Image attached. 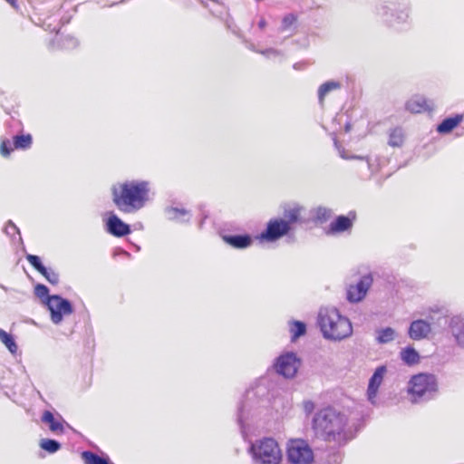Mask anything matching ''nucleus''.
I'll return each mask as SVG.
<instances>
[{
    "mask_svg": "<svg viewBox=\"0 0 464 464\" xmlns=\"http://www.w3.org/2000/svg\"><path fill=\"white\" fill-rule=\"evenodd\" d=\"M288 329L292 342H295L298 338L304 336L307 330L305 323L298 320L288 321Z\"/></svg>",
    "mask_w": 464,
    "mask_h": 464,
    "instance_id": "25",
    "label": "nucleus"
},
{
    "mask_svg": "<svg viewBox=\"0 0 464 464\" xmlns=\"http://www.w3.org/2000/svg\"><path fill=\"white\" fill-rule=\"evenodd\" d=\"M317 324L323 337L329 341L340 342L353 334L351 321L334 306L321 307Z\"/></svg>",
    "mask_w": 464,
    "mask_h": 464,
    "instance_id": "4",
    "label": "nucleus"
},
{
    "mask_svg": "<svg viewBox=\"0 0 464 464\" xmlns=\"http://www.w3.org/2000/svg\"><path fill=\"white\" fill-rule=\"evenodd\" d=\"M149 192L148 181H126L112 187V201L121 211L131 213L140 210L145 206L149 198Z\"/></svg>",
    "mask_w": 464,
    "mask_h": 464,
    "instance_id": "3",
    "label": "nucleus"
},
{
    "mask_svg": "<svg viewBox=\"0 0 464 464\" xmlns=\"http://www.w3.org/2000/svg\"><path fill=\"white\" fill-rule=\"evenodd\" d=\"M44 303L50 311L51 320L54 324H59L63 316L70 315L73 312L71 302L58 295L47 297V300H44Z\"/></svg>",
    "mask_w": 464,
    "mask_h": 464,
    "instance_id": "9",
    "label": "nucleus"
},
{
    "mask_svg": "<svg viewBox=\"0 0 464 464\" xmlns=\"http://www.w3.org/2000/svg\"><path fill=\"white\" fill-rule=\"evenodd\" d=\"M2 289H4L5 291L7 290V288L5 286V285H0Z\"/></svg>",
    "mask_w": 464,
    "mask_h": 464,
    "instance_id": "51",
    "label": "nucleus"
},
{
    "mask_svg": "<svg viewBox=\"0 0 464 464\" xmlns=\"http://www.w3.org/2000/svg\"><path fill=\"white\" fill-rule=\"evenodd\" d=\"M294 68H295V69H297V63H295V64L294 65Z\"/></svg>",
    "mask_w": 464,
    "mask_h": 464,
    "instance_id": "52",
    "label": "nucleus"
},
{
    "mask_svg": "<svg viewBox=\"0 0 464 464\" xmlns=\"http://www.w3.org/2000/svg\"><path fill=\"white\" fill-rule=\"evenodd\" d=\"M266 26V21L265 20V18H261L258 22V27L260 29H264Z\"/></svg>",
    "mask_w": 464,
    "mask_h": 464,
    "instance_id": "45",
    "label": "nucleus"
},
{
    "mask_svg": "<svg viewBox=\"0 0 464 464\" xmlns=\"http://www.w3.org/2000/svg\"><path fill=\"white\" fill-rule=\"evenodd\" d=\"M409 400L423 403L434 399L438 393V380L434 374L421 372L413 375L407 385Z\"/></svg>",
    "mask_w": 464,
    "mask_h": 464,
    "instance_id": "6",
    "label": "nucleus"
},
{
    "mask_svg": "<svg viewBox=\"0 0 464 464\" xmlns=\"http://www.w3.org/2000/svg\"><path fill=\"white\" fill-rule=\"evenodd\" d=\"M462 119L461 114L447 117L437 126V131L440 134H448L461 122Z\"/></svg>",
    "mask_w": 464,
    "mask_h": 464,
    "instance_id": "23",
    "label": "nucleus"
},
{
    "mask_svg": "<svg viewBox=\"0 0 464 464\" xmlns=\"http://www.w3.org/2000/svg\"><path fill=\"white\" fill-rule=\"evenodd\" d=\"M34 294L37 297L43 300H47V297H49V289L47 286L42 284H38L34 287Z\"/></svg>",
    "mask_w": 464,
    "mask_h": 464,
    "instance_id": "38",
    "label": "nucleus"
},
{
    "mask_svg": "<svg viewBox=\"0 0 464 464\" xmlns=\"http://www.w3.org/2000/svg\"><path fill=\"white\" fill-rule=\"evenodd\" d=\"M373 278L371 274L363 275L355 284H351L346 290V298L350 303L362 302L370 287L372 286Z\"/></svg>",
    "mask_w": 464,
    "mask_h": 464,
    "instance_id": "12",
    "label": "nucleus"
},
{
    "mask_svg": "<svg viewBox=\"0 0 464 464\" xmlns=\"http://www.w3.org/2000/svg\"><path fill=\"white\" fill-rule=\"evenodd\" d=\"M34 268L39 272L44 278L52 285H56L59 282V274L53 269L47 267L44 263H31Z\"/></svg>",
    "mask_w": 464,
    "mask_h": 464,
    "instance_id": "24",
    "label": "nucleus"
},
{
    "mask_svg": "<svg viewBox=\"0 0 464 464\" xmlns=\"http://www.w3.org/2000/svg\"><path fill=\"white\" fill-rule=\"evenodd\" d=\"M350 129H351V125H350V123H347V124L345 125V131H349V130H350Z\"/></svg>",
    "mask_w": 464,
    "mask_h": 464,
    "instance_id": "48",
    "label": "nucleus"
},
{
    "mask_svg": "<svg viewBox=\"0 0 464 464\" xmlns=\"http://www.w3.org/2000/svg\"><path fill=\"white\" fill-rule=\"evenodd\" d=\"M165 214L169 220L185 223L188 222L191 214L185 208H179L177 207H169L165 209Z\"/></svg>",
    "mask_w": 464,
    "mask_h": 464,
    "instance_id": "22",
    "label": "nucleus"
},
{
    "mask_svg": "<svg viewBox=\"0 0 464 464\" xmlns=\"http://www.w3.org/2000/svg\"><path fill=\"white\" fill-rule=\"evenodd\" d=\"M39 445L41 449L48 453H55L61 449L60 442L52 439H42Z\"/></svg>",
    "mask_w": 464,
    "mask_h": 464,
    "instance_id": "34",
    "label": "nucleus"
},
{
    "mask_svg": "<svg viewBox=\"0 0 464 464\" xmlns=\"http://www.w3.org/2000/svg\"><path fill=\"white\" fill-rule=\"evenodd\" d=\"M27 261H41L40 257L36 255H27Z\"/></svg>",
    "mask_w": 464,
    "mask_h": 464,
    "instance_id": "43",
    "label": "nucleus"
},
{
    "mask_svg": "<svg viewBox=\"0 0 464 464\" xmlns=\"http://www.w3.org/2000/svg\"><path fill=\"white\" fill-rule=\"evenodd\" d=\"M312 426L318 437L339 446L346 444L353 438L347 416L333 407L318 411L313 418Z\"/></svg>",
    "mask_w": 464,
    "mask_h": 464,
    "instance_id": "2",
    "label": "nucleus"
},
{
    "mask_svg": "<svg viewBox=\"0 0 464 464\" xmlns=\"http://www.w3.org/2000/svg\"><path fill=\"white\" fill-rule=\"evenodd\" d=\"M305 212H306V209L304 207L297 204V203H294L292 205H288L286 207H285L284 208V219L286 221V222H289V226L291 227L292 224H295V223H304L306 222V218H305Z\"/></svg>",
    "mask_w": 464,
    "mask_h": 464,
    "instance_id": "17",
    "label": "nucleus"
},
{
    "mask_svg": "<svg viewBox=\"0 0 464 464\" xmlns=\"http://www.w3.org/2000/svg\"><path fill=\"white\" fill-rule=\"evenodd\" d=\"M431 324L424 319L413 320L409 326L408 335L411 340L420 341L431 334Z\"/></svg>",
    "mask_w": 464,
    "mask_h": 464,
    "instance_id": "15",
    "label": "nucleus"
},
{
    "mask_svg": "<svg viewBox=\"0 0 464 464\" xmlns=\"http://www.w3.org/2000/svg\"><path fill=\"white\" fill-rule=\"evenodd\" d=\"M260 54L265 56L267 59H276L280 58L282 59L284 56V53L281 50L275 49V48H267L260 51Z\"/></svg>",
    "mask_w": 464,
    "mask_h": 464,
    "instance_id": "37",
    "label": "nucleus"
},
{
    "mask_svg": "<svg viewBox=\"0 0 464 464\" xmlns=\"http://www.w3.org/2000/svg\"><path fill=\"white\" fill-rule=\"evenodd\" d=\"M42 421L46 423L50 430L53 433H63L64 430L62 417L59 416V418H55L50 411H45L43 413Z\"/></svg>",
    "mask_w": 464,
    "mask_h": 464,
    "instance_id": "21",
    "label": "nucleus"
},
{
    "mask_svg": "<svg viewBox=\"0 0 464 464\" xmlns=\"http://www.w3.org/2000/svg\"><path fill=\"white\" fill-rule=\"evenodd\" d=\"M33 143L31 134H21L13 137V145L16 150H27Z\"/></svg>",
    "mask_w": 464,
    "mask_h": 464,
    "instance_id": "31",
    "label": "nucleus"
},
{
    "mask_svg": "<svg viewBox=\"0 0 464 464\" xmlns=\"http://www.w3.org/2000/svg\"><path fill=\"white\" fill-rule=\"evenodd\" d=\"M301 365L297 355L293 352H287L277 357L275 362L276 372L285 378H294Z\"/></svg>",
    "mask_w": 464,
    "mask_h": 464,
    "instance_id": "11",
    "label": "nucleus"
},
{
    "mask_svg": "<svg viewBox=\"0 0 464 464\" xmlns=\"http://www.w3.org/2000/svg\"><path fill=\"white\" fill-rule=\"evenodd\" d=\"M449 331L458 346L464 348V316L454 315L449 321Z\"/></svg>",
    "mask_w": 464,
    "mask_h": 464,
    "instance_id": "18",
    "label": "nucleus"
},
{
    "mask_svg": "<svg viewBox=\"0 0 464 464\" xmlns=\"http://www.w3.org/2000/svg\"><path fill=\"white\" fill-rule=\"evenodd\" d=\"M269 406V389L266 384L260 382L246 392L237 414L240 431L245 440H250L252 433L268 414Z\"/></svg>",
    "mask_w": 464,
    "mask_h": 464,
    "instance_id": "1",
    "label": "nucleus"
},
{
    "mask_svg": "<svg viewBox=\"0 0 464 464\" xmlns=\"http://www.w3.org/2000/svg\"><path fill=\"white\" fill-rule=\"evenodd\" d=\"M248 453L253 464H280L283 457L277 441L268 437L250 441Z\"/></svg>",
    "mask_w": 464,
    "mask_h": 464,
    "instance_id": "7",
    "label": "nucleus"
},
{
    "mask_svg": "<svg viewBox=\"0 0 464 464\" xmlns=\"http://www.w3.org/2000/svg\"><path fill=\"white\" fill-rule=\"evenodd\" d=\"M356 219V213L350 211L348 215L337 216L329 225L328 235H338L344 232H350Z\"/></svg>",
    "mask_w": 464,
    "mask_h": 464,
    "instance_id": "13",
    "label": "nucleus"
},
{
    "mask_svg": "<svg viewBox=\"0 0 464 464\" xmlns=\"http://www.w3.org/2000/svg\"><path fill=\"white\" fill-rule=\"evenodd\" d=\"M400 358L409 366L417 364L420 362V354L412 346L402 348L400 352Z\"/></svg>",
    "mask_w": 464,
    "mask_h": 464,
    "instance_id": "26",
    "label": "nucleus"
},
{
    "mask_svg": "<svg viewBox=\"0 0 464 464\" xmlns=\"http://www.w3.org/2000/svg\"><path fill=\"white\" fill-rule=\"evenodd\" d=\"M82 457L85 464H113L108 459L100 457L92 451H83Z\"/></svg>",
    "mask_w": 464,
    "mask_h": 464,
    "instance_id": "33",
    "label": "nucleus"
},
{
    "mask_svg": "<svg viewBox=\"0 0 464 464\" xmlns=\"http://www.w3.org/2000/svg\"><path fill=\"white\" fill-rule=\"evenodd\" d=\"M5 1L10 3V4H14V0H5Z\"/></svg>",
    "mask_w": 464,
    "mask_h": 464,
    "instance_id": "50",
    "label": "nucleus"
},
{
    "mask_svg": "<svg viewBox=\"0 0 464 464\" xmlns=\"http://www.w3.org/2000/svg\"><path fill=\"white\" fill-rule=\"evenodd\" d=\"M341 88V83L336 81H328L320 85L318 89V100L321 105L324 104L325 96L332 91Z\"/></svg>",
    "mask_w": 464,
    "mask_h": 464,
    "instance_id": "28",
    "label": "nucleus"
},
{
    "mask_svg": "<svg viewBox=\"0 0 464 464\" xmlns=\"http://www.w3.org/2000/svg\"><path fill=\"white\" fill-rule=\"evenodd\" d=\"M14 148L11 146L9 140L5 139L1 141L0 153L3 157H8Z\"/></svg>",
    "mask_w": 464,
    "mask_h": 464,
    "instance_id": "39",
    "label": "nucleus"
},
{
    "mask_svg": "<svg viewBox=\"0 0 464 464\" xmlns=\"http://www.w3.org/2000/svg\"><path fill=\"white\" fill-rule=\"evenodd\" d=\"M311 214L315 222L324 223L332 217L333 211L331 208L319 206L313 208Z\"/></svg>",
    "mask_w": 464,
    "mask_h": 464,
    "instance_id": "30",
    "label": "nucleus"
},
{
    "mask_svg": "<svg viewBox=\"0 0 464 464\" xmlns=\"http://www.w3.org/2000/svg\"><path fill=\"white\" fill-rule=\"evenodd\" d=\"M0 341L5 344V346L8 349V351L12 354H15L18 350V346L14 336L5 332V330L0 328Z\"/></svg>",
    "mask_w": 464,
    "mask_h": 464,
    "instance_id": "32",
    "label": "nucleus"
},
{
    "mask_svg": "<svg viewBox=\"0 0 464 464\" xmlns=\"http://www.w3.org/2000/svg\"><path fill=\"white\" fill-rule=\"evenodd\" d=\"M374 13L387 26L395 30L406 29L411 24V4L408 0L398 3L378 2Z\"/></svg>",
    "mask_w": 464,
    "mask_h": 464,
    "instance_id": "5",
    "label": "nucleus"
},
{
    "mask_svg": "<svg viewBox=\"0 0 464 464\" xmlns=\"http://www.w3.org/2000/svg\"><path fill=\"white\" fill-rule=\"evenodd\" d=\"M340 156L343 159H357V160H365V165H366L368 170L370 171V176H372V174H374L377 171V165L372 163L369 158H364V157H362V156L348 157L347 155L344 154L343 151L340 152Z\"/></svg>",
    "mask_w": 464,
    "mask_h": 464,
    "instance_id": "36",
    "label": "nucleus"
},
{
    "mask_svg": "<svg viewBox=\"0 0 464 464\" xmlns=\"http://www.w3.org/2000/svg\"><path fill=\"white\" fill-rule=\"evenodd\" d=\"M106 231L116 237H122L130 234V226L123 222L116 214L111 213L105 222Z\"/></svg>",
    "mask_w": 464,
    "mask_h": 464,
    "instance_id": "14",
    "label": "nucleus"
},
{
    "mask_svg": "<svg viewBox=\"0 0 464 464\" xmlns=\"http://www.w3.org/2000/svg\"><path fill=\"white\" fill-rule=\"evenodd\" d=\"M233 34H235L237 37L243 39V36L242 34H240L239 30H236V29H233L232 30Z\"/></svg>",
    "mask_w": 464,
    "mask_h": 464,
    "instance_id": "47",
    "label": "nucleus"
},
{
    "mask_svg": "<svg viewBox=\"0 0 464 464\" xmlns=\"http://www.w3.org/2000/svg\"><path fill=\"white\" fill-rule=\"evenodd\" d=\"M314 408H315V405H314V401H310V400H308V401H304L303 402V409H304V411L307 415L311 414V413L314 411Z\"/></svg>",
    "mask_w": 464,
    "mask_h": 464,
    "instance_id": "41",
    "label": "nucleus"
},
{
    "mask_svg": "<svg viewBox=\"0 0 464 464\" xmlns=\"http://www.w3.org/2000/svg\"><path fill=\"white\" fill-rule=\"evenodd\" d=\"M290 230L289 222L283 218H273L267 222L266 229L261 232L258 239L262 242L273 243L286 236Z\"/></svg>",
    "mask_w": 464,
    "mask_h": 464,
    "instance_id": "10",
    "label": "nucleus"
},
{
    "mask_svg": "<svg viewBox=\"0 0 464 464\" xmlns=\"http://www.w3.org/2000/svg\"><path fill=\"white\" fill-rule=\"evenodd\" d=\"M42 26L46 31H54L55 30V28H51V24H47L44 23Z\"/></svg>",
    "mask_w": 464,
    "mask_h": 464,
    "instance_id": "46",
    "label": "nucleus"
},
{
    "mask_svg": "<svg viewBox=\"0 0 464 464\" xmlns=\"http://www.w3.org/2000/svg\"><path fill=\"white\" fill-rule=\"evenodd\" d=\"M405 108L412 113H420L424 111H432L433 104L422 96H416L406 102Z\"/></svg>",
    "mask_w": 464,
    "mask_h": 464,
    "instance_id": "20",
    "label": "nucleus"
},
{
    "mask_svg": "<svg viewBox=\"0 0 464 464\" xmlns=\"http://www.w3.org/2000/svg\"><path fill=\"white\" fill-rule=\"evenodd\" d=\"M77 45H78V40L72 35L65 36L64 39L63 40V44H62V46L65 49H73Z\"/></svg>",
    "mask_w": 464,
    "mask_h": 464,
    "instance_id": "40",
    "label": "nucleus"
},
{
    "mask_svg": "<svg viewBox=\"0 0 464 464\" xmlns=\"http://www.w3.org/2000/svg\"><path fill=\"white\" fill-rule=\"evenodd\" d=\"M396 338V332L392 327H385L376 331V341L384 344L392 342Z\"/></svg>",
    "mask_w": 464,
    "mask_h": 464,
    "instance_id": "29",
    "label": "nucleus"
},
{
    "mask_svg": "<svg viewBox=\"0 0 464 464\" xmlns=\"http://www.w3.org/2000/svg\"><path fill=\"white\" fill-rule=\"evenodd\" d=\"M295 17L293 14H288V15L285 16L283 19V22H282L283 28L284 29L288 28L295 23Z\"/></svg>",
    "mask_w": 464,
    "mask_h": 464,
    "instance_id": "42",
    "label": "nucleus"
},
{
    "mask_svg": "<svg viewBox=\"0 0 464 464\" xmlns=\"http://www.w3.org/2000/svg\"><path fill=\"white\" fill-rule=\"evenodd\" d=\"M4 232L7 236L11 237L14 241L15 240V236H17L18 237L17 240L19 242H22V237H21L20 230H19V228L15 226V224L13 221L9 220L6 223L5 227H4Z\"/></svg>",
    "mask_w": 464,
    "mask_h": 464,
    "instance_id": "35",
    "label": "nucleus"
},
{
    "mask_svg": "<svg viewBox=\"0 0 464 464\" xmlns=\"http://www.w3.org/2000/svg\"><path fill=\"white\" fill-rule=\"evenodd\" d=\"M405 140L404 130L401 127L393 128L389 132L388 144L393 148H400L402 146Z\"/></svg>",
    "mask_w": 464,
    "mask_h": 464,
    "instance_id": "27",
    "label": "nucleus"
},
{
    "mask_svg": "<svg viewBox=\"0 0 464 464\" xmlns=\"http://www.w3.org/2000/svg\"><path fill=\"white\" fill-rule=\"evenodd\" d=\"M222 239L236 249H246L253 244V237L249 234H226L222 236Z\"/></svg>",
    "mask_w": 464,
    "mask_h": 464,
    "instance_id": "19",
    "label": "nucleus"
},
{
    "mask_svg": "<svg viewBox=\"0 0 464 464\" xmlns=\"http://www.w3.org/2000/svg\"><path fill=\"white\" fill-rule=\"evenodd\" d=\"M288 464H313L314 456L309 444L304 440H293L287 443Z\"/></svg>",
    "mask_w": 464,
    "mask_h": 464,
    "instance_id": "8",
    "label": "nucleus"
},
{
    "mask_svg": "<svg viewBox=\"0 0 464 464\" xmlns=\"http://www.w3.org/2000/svg\"><path fill=\"white\" fill-rule=\"evenodd\" d=\"M247 48H248L249 50H251V51L255 52V53H260V51H261V50H259V49H256V46H255V44H252V43H248V44H247Z\"/></svg>",
    "mask_w": 464,
    "mask_h": 464,
    "instance_id": "44",
    "label": "nucleus"
},
{
    "mask_svg": "<svg viewBox=\"0 0 464 464\" xmlns=\"http://www.w3.org/2000/svg\"><path fill=\"white\" fill-rule=\"evenodd\" d=\"M386 372L385 366H379L374 371L373 374L369 380L368 389H367V398L368 401L375 405L376 404V396L378 390L383 381L384 374Z\"/></svg>",
    "mask_w": 464,
    "mask_h": 464,
    "instance_id": "16",
    "label": "nucleus"
},
{
    "mask_svg": "<svg viewBox=\"0 0 464 464\" xmlns=\"http://www.w3.org/2000/svg\"><path fill=\"white\" fill-rule=\"evenodd\" d=\"M128 256V253L127 252H122L121 253V258H125L126 256Z\"/></svg>",
    "mask_w": 464,
    "mask_h": 464,
    "instance_id": "49",
    "label": "nucleus"
}]
</instances>
